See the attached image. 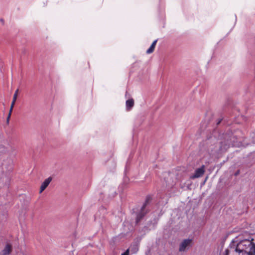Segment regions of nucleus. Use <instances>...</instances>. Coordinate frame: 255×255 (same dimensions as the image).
Instances as JSON below:
<instances>
[{"label":"nucleus","instance_id":"nucleus-1","mask_svg":"<svg viewBox=\"0 0 255 255\" xmlns=\"http://www.w3.org/2000/svg\"><path fill=\"white\" fill-rule=\"evenodd\" d=\"M253 240L252 239L240 241L237 245L236 251L239 253L245 252L248 255H255V245L252 242Z\"/></svg>","mask_w":255,"mask_h":255},{"label":"nucleus","instance_id":"nucleus-2","mask_svg":"<svg viewBox=\"0 0 255 255\" xmlns=\"http://www.w3.org/2000/svg\"><path fill=\"white\" fill-rule=\"evenodd\" d=\"M192 244L191 239H185L183 240L180 244L179 246V251L180 252H185L187 251Z\"/></svg>","mask_w":255,"mask_h":255},{"label":"nucleus","instance_id":"nucleus-3","mask_svg":"<svg viewBox=\"0 0 255 255\" xmlns=\"http://www.w3.org/2000/svg\"><path fill=\"white\" fill-rule=\"evenodd\" d=\"M204 172V166H202L195 170V173L191 176V178L194 179L200 177L203 175Z\"/></svg>","mask_w":255,"mask_h":255},{"label":"nucleus","instance_id":"nucleus-4","mask_svg":"<svg viewBox=\"0 0 255 255\" xmlns=\"http://www.w3.org/2000/svg\"><path fill=\"white\" fill-rule=\"evenodd\" d=\"M52 180V178L51 177H49L42 182L40 186V193H42L47 188Z\"/></svg>","mask_w":255,"mask_h":255},{"label":"nucleus","instance_id":"nucleus-5","mask_svg":"<svg viewBox=\"0 0 255 255\" xmlns=\"http://www.w3.org/2000/svg\"><path fill=\"white\" fill-rule=\"evenodd\" d=\"M230 144H223L222 143V145L220 146V149H219V147H216V149H214V150H212L211 154L212 155H214L216 154V152L217 151L222 152L224 150H226L228 147L230 146Z\"/></svg>","mask_w":255,"mask_h":255},{"label":"nucleus","instance_id":"nucleus-6","mask_svg":"<svg viewBox=\"0 0 255 255\" xmlns=\"http://www.w3.org/2000/svg\"><path fill=\"white\" fill-rule=\"evenodd\" d=\"M11 251V246L10 244H6L4 249L0 253V255H8Z\"/></svg>","mask_w":255,"mask_h":255},{"label":"nucleus","instance_id":"nucleus-7","mask_svg":"<svg viewBox=\"0 0 255 255\" xmlns=\"http://www.w3.org/2000/svg\"><path fill=\"white\" fill-rule=\"evenodd\" d=\"M18 90H16V91L15 92L14 95H13V100H12V101L11 102V106H10V111H9V113L8 114V119L9 118L10 116V115H11V112L12 110V108L14 105V104H15V102L16 100V99H17V95H18Z\"/></svg>","mask_w":255,"mask_h":255},{"label":"nucleus","instance_id":"nucleus-8","mask_svg":"<svg viewBox=\"0 0 255 255\" xmlns=\"http://www.w3.org/2000/svg\"><path fill=\"white\" fill-rule=\"evenodd\" d=\"M134 105V101L132 99H128L126 101V108L130 110Z\"/></svg>","mask_w":255,"mask_h":255},{"label":"nucleus","instance_id":"nucleus-9","mask_svg":"<svg viewBox=\"0 0 255 255\" xmlns=\"http://www.w3.org/2000/svg\"><path fill=\"white\" fill-rule=\"evenodd\" d=\"M157 41V40H155L151 44V45H150V47L146 51V53L147 54H150L152 52H153V51H154V48H155V45L156 44V42Z\"/></svg>","mask_w":255,"mask_h":255},{"label":"nucleus","instance_id":"nucleus-10","mask_svg":"<svg viewBox=\"0 0 255 255\" xmlns=\"http://www.w3.org/2000/svg\"><path fill=\"white\" fill-rule=\"evenodd\" d=\"M145 206H146V204L145 203L143 205V206L142 207V208L141 209V212L137 216L136 219V223H137L140 220V219L142 218V217L144 216V214H143V213H142V212L144 211Z\"/></svg>","mask_w":255,"mask_h":255},{"label":"nucleus","instance_id":"nucleus-11","mask_svg":"<svg viewBox=\"0 0 255 255\" xmlns=\"http://www.w3.org/2000/svg\"><path fill=\"white\" fill-rule=\"evenodd\" d=\"M131 248H130L129 249H128L125 252H124V253H123L122 254V255H129V250H131Z\"/></svg>","mask_w":255,"mask_h":255},{"label":"nucleus","instance_id":"nucleus-12","mask_svg":"<svg viewBox=\"0 0 255 255\" xmlns=\"http://www.w3.org/2000/svg\"><path fill=\"white\" fill-rule=\"evenodd\" d=\"M134 249H135L134 252H136L137 250V247L136 246L134 247Z\"/></svg>","mask_w":255,"mask_h":255},{"label":"nucleus","instance_id":"nucleus-13","mask_svg":"<svg viewBox=\"0 0 255 255\" xmlns=\"http://www.w3.org/2000/svg\"><path fill=\"white\" fill-rule=\"evenodd\" d=\"M254 142V143H255V140Z\"/></svg>","mask_w":255,"mask_h":255}]
</instances>
